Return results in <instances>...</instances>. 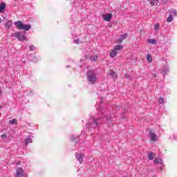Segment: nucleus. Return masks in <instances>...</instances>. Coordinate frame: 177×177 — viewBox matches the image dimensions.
<instances>
[{
	"label": "nucleus",
	"mask_w": 177,
	"mask_h": 177,
	"mask_svg": "<svg viewBox=\"0 0 177 177\" xmlns=\"http://www.w3.org/2000/svg\"><path fill=\"white\" fill-rule=\"evenodd\" d=\"M15 177H28L27 174H24V171L22 168H17Z\"/></svg>",
	"instance_id": "obj_3"
},
{
	"label": "nucleus",
	"mask_w": 177,
	"mask_h": 177,
	"mask_svg": "<svg viewBox=\"0 0 177 177\" xmlns=\"http://www.w3.org/2000/svg\"><path fill=\"white\" fill-rule=\"evenodd\" d=\"M154 164H162V159L156 158L153 160Z\"/></svg>",
	"instance_id": "obj_9"
},
{
	"label": "nucleus",
	"mask_w": 177,
	"mask_h": 177,
	"mask_svg": "<svg viewBox=\"0 0 177 177\" xmlns=\"http://www.w3.org/2000/svg\"><path fill=\"white\" fill-rule=\"evenodd\" d=\"M76 158L77 159V161H79L80 162V164H82V160L84 158V155L82 153H77Z\"/></svg>",
	"instance_id": "obj_7"
},
{
	"label": "nucleus",
	"mask_w": 177,
	"mask_h": 177,
	"mask_svg": "<svg viewBox=\"0 0 177 177\" xmlns=\"http://www.w3.org/2000/svg\"><path fill=\"white\" fill-rule=\"evenodd\" d=\"M159 28H160V24H158L154 26V30L156 31H157V30H158Z\"/></svg>",
	"instance_id": "obj_23"
},
{
	"label": "nucleus",
	"mask_w": 177,
	"mask_h": 177,
	"mask_svg": "<svg viewBox=\"0 0 177 177\" xmlns=\"http://www.w3.org/2000/svg\"><path fill=\"white\" fill-rule=\"evenodd\" d=\"M9 124H10L11 125H15V124H17V120L12 119L9 121Z\"/></svg>",
	"instance_id": "obj_19"
},
{
	"label": "nucleus",
	"mask_w": 177,
	"mask_h": 177,
	"mask_svg": "<svg viewBox=\"0 0 177 177\" xmlns=\"http://www.w3.org/2000/svg\"><path fill=\"white\" fill-rule=\"evenodd\" d=\"M124 77H125V78H128V79H131V80H132V76H131L129 74H128V73H127V74H125V75H124Z\"/></svg>",
	"instance_id": "obj_24"
},
{
	"label": "nucleus",
	"mask_w": 177,
	"mask_h": 177,
	"mask_svg": "<svg viewBox=\"0 0 177 177\" xmlns=\"http://www.w3.org/2000/svg\"><path fill=\"white\" fill-rule=\"evenodd\" d=\"M29 143H32V140L30 137L27 138L25 140V145L27 146V145H29Z\"/></svg>",
	"instance_id": "obj_12"
},
{
	"label": "nucleus",
	"mask_w": 177,
	"mask_h": 177,
	"mask_svg": "<svg viewBox=\"0 0 177 177\" xmlns=\"http://www.w3.org/2000/svg\"><path fill=\"white\" fill-rule=\"evenodd\" d=\"M5 3H2L0 4V13L3 12V10H5Z\"/></svg>",
	"instance_id": "obj_18"
},
{
	"label": "nucleus",
	"mask_w": 177,
	"mask_h": 177,
	"mask_svg": "<svg viewBox=\"0 0 177 177\" xmlns=\"http://www.w3.org/2000/svg\"><path fill=\"white\" fill-rule=\"evenodd\" d=\"M111 57H115L117 56V51L115 50H112L110 53Z\"/></svg>",
	"instance_id": "obj_10"
},
{
	"label": "nucleus",
	"mask_w": 177,
	"mask_h": 177,
	"mask_svg": "<svg viewBox=\"0 0 177 177\" xmlns=\"http://www.w3.org/2000/svg\"><path fill=\"white\" fill-rule=\"evenodd\" d=\"M15 35L19 41H26V37L20 32H17Z\"/></svg>",
	"instance_id": "obj_5"
},
{
	"label": "nucleus",
	"mask_w": 177,
	"mask_h": 177,
	"mask_svg": "<svg viewBox=\"0 0 177 177\" xmlns=\"http://www.w3.org/2000/svg\"><path fill=\"white\" fill-rule=\"evenodd\" d=\"M87 80L91 84H95L96 82V75L92 71H89L87 74Z\"/></svg>",
	"instance_id": "obj_2"
},
{
	"label": "nucleus",
	"mask_w": 177,
	"mask_h": 177,
	"mask_svg": "<svg viewBox=\"0 0 177 177\" xmlns=\"http://www.w3.org/2000/svg\"><path fill=\"white\" fill-rule=\"evenodd\" d=\"M160 169L162 172H164V169H162V167H160Z\"/></svg>",
	"instance_id": "obj_29"
},
{
	"label": "nucleus",
	"mask_w": 177,
	"mask_h": 177,
	"mask_svg": "<svg viewBox=\"0 0 177 177\" xmlns=\"http://www.w3.org/2000/svg\"><path fill=\"white\" fill-rule=\"evenodd\" d=\"M151 6H157L158 5V0H149Z\"/></svg>",
	"instance_id": "obj_8"
},
{
	"label": "nucleus",
	"mask_w": 177,
	"mask_h": 177,
	"mask_svg": "<svg viewBox=\"0 0 177 177\" xmlns=\"http://www.w3.org/2000/svg\"><path fill=\"white\" fill-rule=\"evenodd\" d=\"M2 23V19L0 18V24Z\"/></svg>",
	"instance_id": "obj_30"
},
{
	"label": "nucleus",
	"mask_w": 177,
	"mask_h": 177,
	"mask_svg": "<svg viewBox=\"0 0 177 177\" xmlns=\"http://www.w3.org/2000/svg\"><path fill=\"white\" fill-rule=\"evenodd\" d=\"M102 19L104 20V21H110L111 19H113V14L108 13V14H104L102 15Z\"/></svg>",
	"instance_id": "obj_4"
},
{
	"label": "nucleus",
	"mask_w": 177,
	"mask_h": 177,
	"mask_svg": "<svg viewBox=\"0 0 177 177\" xmlns=\"http://www.w3.org/2000/svg\"><path fill=\"white\" fill-rule=\"evenodd\" d=\"M148 44H151V45H156L157 41L154 39H151L148 40Z\"/></svg>",
	"instance_id": "obj_15"
},
{
	"label": "nucleus",
	"mask_w": 177,
	"mask_h": 177,
	"mask_svg": "<svg viewBox=\"0 0 177 177\" xmlns=\"http://www.w3.org/2000/svg\"><path fill=\"white\" fill-rule=\"evenodd\" d=\"M149 136L151 142H157V135L152 131H149Z\"/></svg>",
	"instance_id": "obj_6"
},
{
	"label": "nucleus",
	"mask_w": 177,
	"mask_h": 177,
	"mask_svg": "<svg viewBox=\"0 0 177 177\" xmlns=\"http://www.w3.org/2000/svg\"><path fill=\"white\" fill-rule=\"evenodd\" d=\"M167 23H171L174 21V17L172 16V15H169L168 18L167 19Z\"/></svg>",
	"instance_id": "obj_11"
},
{
	"label": "nucleus",
	"mask_w": 177,
	"mask_h": 177,
	"mask_svg": "<svg viewBox=\"0 0 177 177\" xmlns=\"http://www.w3.org/2000/svg\"><path fill=\"white\" fill-rule=\"evenodd\" d=\"M158 102L159 104H163V103H164V98L160 97L158 100Z\"/></svg>",
	"instance_id": "obj_22"
},
{
	"label": "nucleus",
	"mask_w": 177,
	"mask_h": 177,
	"mask_svg": "<svg viewBox=\"0 0 177 177\" xmlns=\"http://www.w3.org/2000/svg\"><path fill=\"white\" fill-rule=\"evenodd\" d=\"M147 60L149 62V63H151L153 62V58L151 57V55L147 54Z\"/></svg>",
	"instance_id": "obj_16"
},
{
	"label": "nucleus",
	"mask_w": 177,
	"mask_h": 177,
	"mask_svg": "<svg viewBox=\"0 0 177 177\" xmlns=\"http://www.w3.org/2000/svg\"><path fill=\"white\" fill-rule=\"evenodd\" d=\"M122 39H119L118 40V42H119V44H121V42H122Z\"/></svg>",
	"instance_id": "obj_28"
},
{
	"label": "nucleus",
	"mask_w": 177,
	"mask_h": 177,
	"mask_svg": "<svg viewBox=\"0 0 177 177\" xmlns=\"http://www.w3.org/2000/svg\"><path fill=\"white\" fill-rule=\"evenodd\" d=\"M91 62H96L97 60V55L90 57Z\"/></svg>",
	"instance_id": "obj_21"
},
{
	"label": "nucleus",
	"mask_w": 177,
	"mask_h": 177,
	"mask_svg": "<svg viewBox=\"0 0 177 177\" xmlns=\"http://www.w3.org/2000/svg\"><path fill=\"white\" fill-rule=\"evenodd\" d=\"M29 49H30V50L31 52H32V50H35V46H30L29 47Z\"/></svg>",
	"instance_id": "obj_25"
},
{
	"label": "nucleus",
	"mask_w": 177,
	"mask_h": 177,
	"mask_svg": "<svg viewBox=\"0 0 177 177\" xmlns=\"http://www.w3.org/2000/svg\"><path fill=\"white\" fill-rule=\"evenodd\" d=\"M127 38H128V35L124 34L122 35V39H127Z\"/></svg>",
	"instance_id": "obj_26"
},
{
	"label": "nucleus",
	"mask_w": 177,
	"mask_h": 177,
	"mask_svg": "<svg viewBox=\"0 0 177 177\" xmlns=\"http://www.w3.org/2000/svg\"><path fill=\"white\" fill-rule=\"evenodd\" d=\"M110 75L111 77H113V78H117V73L114 72L113 71H110Z\"/></svg>",
	"instance_id": "obj_17"
},
{
	"label": "nucleus",
	"mask_w": 177,
	"mask_h": 177,
	"mask_svg": "<svg viewBox=\"0 0 177 177\" xmlns=\"http://www.w3.org/2000/svg\"><path fill=\"white\" fill-rule=\"evenodd\" d=\"M148 159L149 160H154V155L153 154V152L150 151L148 153Z\"/></svg>",
	"instance_id": "obj_13"
},
{
	"label": "nucleus",
	"mask_w": 177,
	"mask_h": 177,
	"mask_svg": "<svg viewBox=\"0 0 177 177\" xmlns=\"http://www.w3.org/2000/svg\"><path fill=\"white\" fill-rule=\"evenodd\" d=\"M122 49V46L117 45L114 47V50L117 52V50H121Z\"/></svg>",
	"instance_id": "obj_20"
},
{
	"label": "nucleus",
	"mask_w": 177,
	"mask_h": 177,
	"mask_svg": "<svg viewBox=\"0 0 177 177\" xmlns=\"http://www.w3.org/2000/svg\"><path fill=\"white\" fill-rule=\"evenodd\" d=\"M95 125H97V123H95Z\"/></svg>",
	"instance_id": "obj_32"
},
{
	"label": "nucleus",
	"mask_w": 177,
	"mask_h": 177,
	"mask_svg": "<svg viewBox=\"0 0 177 177\" xmlns=\"http://www.w3.org/2000/svg\"><path fill=\"white\" fill-rule=\"evenodd\" d=\"M15 25L18 30H24L25 31H28L31 28V25L30 24H23V22L18 21L15 22Z\"/></svg>",
	"instance_id": "obj_1"
},
{
	"label": "nucleus",
	"mask_w": 177,
	"mask_h": 177,
	"mask_svg": "<svg viewBox=\"0 0 177 177\" xmlns=\"http://www.w3.org/2000/svg\"><path fill=\"white\" fill-rule=\"evenodd\" d=\"M12 26H13V22H12V21H8L6 24V27L7 28H10V27H12Z\"/></svg>",
	"instance_id": "obj_14"
},
{
	"label": "nucleus",
	"mask_w": 177,
	"mask_h": 177,
	"mask_svg": "<svg viewBox=\"0 0 177 177\" xmlns=\"http://www.w3.org/2000/svg\"><path fill=\"white\" fill-rule=\"evenodd\" d=\"M1 92H2V91H1V87H0V95H1Z\"/></svg>",
	"instance_id": "obj_31"
},
{
	"label": "nucleus",
	"mask_w": 177,
	"mask_h": 177,
	"mask_svg": "<svg viewBox=\"0 0 177 177\" xmlns=\"http://www.w3.org/2000/svg\"><path fill=\"white\" fill-rule=\"evenodd\" d=\"M6 134H3V135H1V138H2V139H6Z\"/></svg>",
	"instance_id": "obj_27"
}]
</instances>
